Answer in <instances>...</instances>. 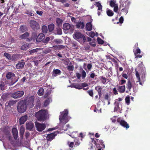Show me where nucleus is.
I'll return each mask as SVG.
<instances>
[{
	"label": "nucleus",
	"mask_w": 150,
	"mask_h": 150,
	"mask_svg": "<svg viewBox=\"0 0 150 150\" xmlns=\"http://www.w3.org/2000/svg\"><path fill=\"white\" fill-rule=\"evenodd\" d=\"M68 113V111L67 110H65L63 111L59 116V120L60 122V125L62 126V127L63 130H66L67 129L64 128V126L68 121L67 117Z\"/></svg>",
	"instance_id": "obj_1"
},
{
	"label": "nucleus",
	"mask_w": 150,
	"mask_h": 150,
	"mask_svg": "<svg viewBox=\"0 0 150 150\" xmlns=\"http://www.w3.org/2000/svg\"><path fill=\"white\" fill-rule=\"evenodd\" d=\"M48 112L47 110H41L36 112L35 116L40 121H44L47 117Z\"/></svg>",
	"instance_id": "obj_2"
},
{
	"label": "nucleus",
	"mask_w": 150,
	"mask_h": 150,
	"mask_svg": "<svg viewBox=\"0 0 150 150\" xmlns=\"http://www.w3.org/2000/svg\"><path fill=\"white\" fill-rule=\"evenodd\" d=\"M26 100H22L17 103V109L18 112L22 113L25 112L27 109Z\"/></svg>",
	"instance_id": "obj_3"
},
{
	"label": "nucleus",
	"mask_w": 150,
	"mask_h": 150,
	"mask_svg": "<svg viewBox=\"0 0 150 150\" xmlns=\"http://www.w3.org/2000/svg\"><path fill=\"white\" fill-rule=\"evenodd\" d=\"M18 78L15 79V78L10 82L8 83V81L6 80L4 82L2 81L0 84V89L2 91L5 90L7 88V84L11 86L15 83L18 80Z\"/></svg>",
	"instance_id": "obj_4"
},
{
	"label": "nucleus",
	"mask_w": 150,
	"mask_h": 150,
	"mask_svg": "<svg viewBox=\"0 0 150 150\" xmlns=\"http://www.w3.org/2000/svg\"><path fill=\"white\" fill-rule=\"evenodd\" d=\"M73 37L75 39L81 42H84L86 40L84 35L79 32H77L75 33L73 35Z\"/></svg>",
	"instance_id": "obj_5"
},
{
	"label": "nucleus",
	"mask_w": 150,
	"mask_h": 150,
	"mask_svg": "<svg viewBox=\"0 0 150 150\" xmlns=\"http://www.w3.org/2000/svg\"><path fill=\"white\" fill-rule=\"evenodd\" d=\"M30 25L32 29L34 30H37L39 28V24L36 21L31 20L30 22Z\"/></svg>",
	"instance_id": "obj_6"
},
{
	"label": "nucleus",
	"mask_w": 150,
	"mask_h": 150,
	"mask_svg": "<svg viewBox=\"0 0 150 150\" xmlns=\"http://www.w3.org/2000/svg\"><path fill=\"white\" fill-rule=\"evenodd\" d=\"M24 92L23 91H18L12 93L11 96L15 99L18 98L22 97L24 95Z\"/></svg>",
	"instance_id": "obj_7"
},
{
	"label": "nucleus",
	"mask_w": 150,
	"mask_h": 150,
	"mask_svg": "<svg viewBox=\"0 0 150 150\" xmlns=\"http://www.w3.org/2000/svg\"><path fill=\"white\" fill-rule=\"evenodd\" d=\"M35 124L37 130L39 132L43 130L46 128V125L44 124H40L38 122H35Z\"/></svg>",
	"instance_id": "obj_8"
},
{
	"label": "nucleus",
	"mask_w": 150,
	"mask_h": 150,
	"mask_svg": "<svg viewBox=\"0 0 150 150\" xmlns=\"http://www.w3.org/2000/svg\"><path fill=\"white\" fill-rule=\"evenodd\" d=\"M117 121L120 125L125 128L126 129H127L129 127V125L124 120H120V119L118 118L117 120Z\"/></svg>",
	"instance_id": "obj_9"
},
{
	"label": "nucleus",
	"mask_w": 150,
	"mask_h": 150,
	"mask_svg": "<svg viewBox=\"0 0 150 150\" xmlns=\"http://www.w3.org/2000/svg\"><path fill=\"white\" fill-rule=\"evenodd\" d=\"M30 34L28 32H26L23 34L19 36V38L21 39L26 40V41L30 42L31 41V38L29 37Z\"/></svg>",
	"instance_id": "obj_10"
},
{
	"label": "nucleus",
	"mask_w": 150,
	"mask_h": 150,
	"mask_svg": "<svg viewBox=\"0 0 150 150\" xmlns=\"http://www.w3.org/2000/svg\"><path fill=\"white\" fill-rule=\"evenodd\" d=\"M58 133V132H55L54 133H51L47 135L46 139L48 141H51L52 140Z\"/></svg>",
	"instance_id": "obj_11"
},
{
	"label": "nucleus",
	"mask_w": 150,
	"mask_h": 150,
	"mask_svg": "<svg viewBox=\"0 0 150 150\" xmlns=\"http://www.w3.org/2000/svg\"><path fill=\"white\" fill-rule=\"evenodd\" d=\"M129 3L127 1L122 2L120 5V7L122 8V11L128 8L129 5Z\"/></svg>",
	"instance_id": "obj_12"
},
{
	"label": "nucleus",
	"mask_w": 150,
	"mask_h": 150,
	"mask_svg": "<svg viewBox=\"0 0 150 150\" xmlns=\"http://www.w3.org/2000/svg\"><path fill=\"white\" fill-rule=\"evenodd\" d=\"M24 60H21L22 62H19L16 65V69H22L24 67L25 63L24 62Z\"/></svg>",
	"instance_id": "obj_13"
},
{
	"label": "nucleus",
	"mask_w": 150,
	"mask_h": 150,
	"mask_svg": "<svg viewBox=\"0 0 150 150\" xmlns=\"http://www.w3.org/2000/svg\"><path fill=\"white\" fill-rule=\"evenodd\" d=\"M114 105L115 106L114 109V112H120L121 110V109L119 107V102L115 101Z\"/></svg>",
	"instance_id": "obj_14"
},
{
	"label": "nucleus",
	"mask_w": 150,
	"mask_h": 150,
	"mask_svg": "<svg viewBox=\"0 0 150 150\" xmlns=\"http://www.w3.org/2000/svg\"><path fill=\"white\" fill-rule=\"evenodd\" d=\"M3 132L6 138H8L9 140H10L11 137L9 130L8 129H4Z\"/></svg>",
	"instance_id": "obj_15"
},
{
	"label": "nucleus",
	"mask_w": 150,
	"mask_h": 150,
	"mask_svg": "<svg viewBox=\"0 0 150 150\" xmlns=\"http://www.w3.org/2000/svg\"><path fill=\"white\" fill-rule=\"evenodd\" d=\"M104 142L102 140H99L98 139H96V141H95V144L96 145L97 147H98L99 145H101L102 147L104 148L105 147V145L103 144Z\"/></svg>",
	"instance_id": "obj_16"
},
{
	"label": "nucleus",
	"mask_w": 150,
	"mask_h": 150,
	"mask_svg": "<svg viewBox=\"0 0 150 150\" xmlns=\"http://www.w3.org/2000/svg\"><path fill=\"white\" fill-rule=\"evenodd\" d=\"M45 38V35L43 33H41L39 34L36 38V41L38 42H40L42 41Z\"/></svg>",
	"instance_id": "obj_17"
},
{
	"label": "nucleus",
	"mask_w": 150,
	"mask_h": 150,
	"mask_svg": "<svg viewBox=\"0 0 150 150\" xmlns=\"http://www.w3.org/2000/svg\"><path fill=\"white\" fill-rule=\"evenodd\" d=\"M61 73V71L59 69H54L52 72V76L54 77L56 76L60 75Z\"/></svg>",
	"instance_id": "obj_18"
},
{
	"label": "nucleus",
	"mask_w": 150,
	"mask_h": 150,
	"mask_svg": "<svg viewBox=\"0 0 150 150\" xmlns=\"http://www.w3.org/2000/svg\"><path fill=\"white\" fill-rule=\"evenodd\" d=\"M28 117L27 115H25L21 117L19 119V122L20 125L23 124L27 120Z\"/></svg>",
	"instance_id": "obj_19"
},
{
	"label": "nucleus",
	"mask_w": 150,
	"mask_h": 150,
	"mask_svg": "<svg viewBox=\"0 0 150 150\" xmlns=\"http://www.w3.org/2000/svg\"><path fill=\"white\" fill-rule=\"evenodd\" d=\"M63 29L65 30H70L71 31L73 30L72 27H71L69 23H65L63 25Z\"/></svg>",
	"instance_id": "obj_20"
},
{
	"label": "nucleus",
	"mask_w": 150,
	"mask_h": 150,
	"mask_svg": "<svg viewBox=\"0 0 150 150\" xmlns=\"http://www.w3.org/2000/svg\"><path fill=\"white\" fill-rule=\"evenodd\" d=\"M15 77V74L11 72H8L6 75V77L7 79H12L14 77Z\"/></svg>",
	"instance_id": "obj_21"
},
{
	"label": "nucleus",
	"mask_w": 150,
	"mask_h": 150,
	"mask_svg": "<svg viewBox=\"0 0 150 150\" xmlns=\"http://www.w3.org/2000/svg\"><path fill=\"white\" fill-rule=\"evenodd\" d=\"M12 132L14 139H17L18 136V133L17 129L16 128H13Z\"/></svg>",
	"instance_id": "obj_22"
},
{
	"label": "nucleus",
	"mask_w": 150,
	"mask_h": 150,
	"mask_svg": "<svg viewBox=\"0 0 150 150\" xmlns=\"http://www.w3.org/2000/svg\"><path fill=\"white\" fill-rule=\"evenodd\" d=\"M34 127V124L31 122H26V129L31 130Z\"/></svg>",
	"instance_id": "obj_23"
},
{
	"label": "nucleus",
	"mask_w": 150,
	"mask_h": 150,
	"mask_svg": "<svg viewBox=\"0 0 150 150\" xmlns=\"http://www.w3.org/2000/svg\"><path fill=\"white\" fill-rule=\"evenodd\" d=\"M76 28H77L83 29L85 27V25L83 22L81 21L77 22L76 24Z\"/></svg>",
	"instance_id": "obj_24"
},
{
	"label": "nucleus",
	"mask_w": 150,
	"mask_h": 150,
	"mask_svg": "<svg viewBox=\"0 0 150 150\" xmlns=\"http://www.w3.org/2000/svg\"><path fill=\"white\" fill-rule=\"evenodd\" d=\"M95 89L98 91V94L99 95V98L100 99L102 96V93L101 91L102 88L100 86H97L95 88Z\"/></svg>",
	"instance_id": "obj_25"
},
{
	"label": "nucleus",
	"mask_w": 150,
	"mask_h": 150,
	"mask_svg": "<svg viewBox=\"0 0 150 150\" xmlns=\"http://www.w3.org/2000/svg\"><path fill=\"white\" fill-rule=\"evenodd\" d=\"M99 78L100 80L101 81V83L103 84H106L108 83V82H107L108 79L105 77L101 76Z\"/></svg>",
	"instance_id": "obj_26"
},
{
	"label": "nucleus",
	"mask_w": 150,
	"mask_h": 150,
	"mask_svg": "<svg viewBox=\"0 0 150 150\" xmlns=\"http://www.w3.org/2000/svg\"><path fill=\"white\" fill-rule=\"evenodd\" d=\"M86 30L90 31L92 29V26L91 22H88L87 23L86 25Z\"/></svg>",
	"instance_id": "obj_27"
},
{
	"label": "nucleus",
	"mask_w": 150,
	"mask_h": 150,
	"mask_svg": "<svg viewBox=\"0 0 150 150\" xmlns=\"http://www.w3.org/2000/svg\"><path fill=\"white\" fill-rule=\"evenodd\" d=\"M20 30L22 32L24 33L28 30L27 26L25 25H21L19 28Z\"/></svg>",
	"instance_id": "obj_28"
},
{
	"label": "nucleus",
	"mask_w": 150,
	"mask_h": 150,
	"mask_svg": "<svg viewBox=\"0 0 150 150\" xmlns=\"http://www.w3.org/2000/svg\"><path fill=\"white\" fill-rule=\"evenodd\" d=\"M54 25L53 23L50 24L48 25V31L50 33L52 32L54 30Z\"/></svg>",
	"instance_id": "obj_29"
},
{
	"label": "nucleus",
	"mask_w": 150,
	"mask_h": 150,
	"mask_svg": "<svg viewBox=\"0 0 150 150\" xmlns=\"http://www.w3.org/2000/svg\"><path fill=\"white\" fill-rule=\"evenodd\" d=\"M118 90L120 93H123L125 91V86H119Z\"/></svg>",
	"instance_id": "obj_30"
},
{
	"label": "nucleus",
	"mask_w": 150,
	"mask_h": 150,
	"mask_svg": "<svg viewBox=\"0 0 150 150\" xmlns=\"http://www.w3.org/2000/svg\"><path fill=\"white\" fill-rule=\"evenodd\" d=\"M56 22L57 25L59 26H61L62 25L63 21L59 18H57L56 20Z\"/></svg>",
	"instance_id": "obj_31"
},
{
	"label": "nucleus",
	"mask_w": 150,
	"mask_h": 150,
	"mask_svg": "<svg viewBox=\"0 0 150 150\" xmlns=\"http://www.w3.org/2000/svg\"><path fill=\"white\" fill-rule=\"evenodd\" d=\"M132 85L130 81L129 80L127 82L126 86V88L129 91H131V88H132Z\"/></svg>",
	"instance_id": "obj_32"
},
{
	"label": "nucleus",
	"mask_w": 150,
	"mask_h": 150,
	"mask_svg": "<svg viewBox=\"0 0 150 150\" xmlns=\"http://www.w3.org/2000/svg\"><path fill=\"white\" fill-rule=\"evenodd\" d=\"M17 102V101L16 100H10L8 103V106H11L12 105H13L14 104H15L16 102Z\"/></svg>",
	"instance_id": "obj_33"
},
{
	"label": "nucleus",
	"mask_w": 150,
	"mask_h": 150,
	"mask_svg": "<svg viewBox=\"0 0 150 150\" xmlns=\"http://www.w3.org/2000/svg\"><path fill=\"white\" fill-rule=\"evenodd\" d=\"M96 4L95 5L98 8V10H102V6L98 2H96Z\"/></svg>",
	"instance_id": "obj_34"
},
{
	"label": "nucleus",
	"mask_w": 150,
	"mask_h": 150,
	"mask_svg": "<svg viewBox=\"0 0 150 150\" xmlns=\"http://www.w3.org/2000/svg\"><path fill=\"white\" fill-rule=\"evenodd\" d=\"M29 104H33L34 101V98L33 96H31L29 98L28 100Z\"/></svg>",
	"instance_id": "obj_35"
},
{
	"label": "nucleus",
	"mask_w": 150,
	"mask_h": 150,
	"mask_svg": "<svg viewBox=\"0 0 150 150\" xmlns=\"http://www.w3.org/2000/svg\"><path fill=\"white\" fill-rule=\"evenodd\" d=\"M44 90L42 88H40L38 91V94L39 96H41L43 95Z\"/></svg>",
	"instance_id": "obj_36"
},
{
	"label": "nucleus",
	"mask_w": 150,
	"mask_h": 150,
	"mask_svg": "<svg viewBox=\"0 0 150 150\" xmlns=\"http://www.w3.org/2000/svg\"><path fill=\"white\" fill-rule=\"evenodd\" d=\"M37 37V34L35 32H33L31 34V36L30 38H31L32 40H34L36 39Z\"/></svg>",
	"instance_id": "obj_37"
},
{
	"label": "nucleus",
	"mask_w": 150,
	"mask_h": 150,
	"mask_svg": "<svg viewBox=\"0 0 150 150\" xmlns=\"http://www.w3.org/2000/svg\"><path fill=\"white\" fill-rule=\"evenodd\" d=\"M24 129L23 127H21L20 128V136L21 137H23L24 132Z\"/></svg>",
	"instance_id": "obj_38"
},
{
	"label": "nucleus",
	"mask_w": 150,
	"mask_h": 150,
	"mask_svg": "<svg viewBox=\"0 0 150 150\" xmlns=\"http://www.w3.org/2000/svg\"><path fill=\"white\" fill-rule=\"evenodd\" d=\"M42 32L44 33H47L48 29L47 27L45 25H43L42 27Z\"/></svg>",
	"instance_id": "obj_39"
},
{
	"label": "nucleus",
	"mask_w": 150,
	"mask_h": 150,
	"mask_svg": "<svg viewBox=\"0 0 150 150\" xmlns=\"http://www.w3.org/2000/svg\"><path fill=\"white\" fill-rule=\"evenodd\" d=\"M106 13L107 15L109 16H112L114 14V13L113 11L109 9L107 11Z\"/></svg>",
	"instance_id": "obj_40"
},
{
	"label": "nucleus",
	"mask_w": 150,
	"mask_h": 150,
	"mask_svg": "<svg viewBox=\"0 0 150 150\" xmlns=\"http://www.w3.org/2000/svg\"><path fill=\"white\" fill-rule=\"evenodd\" d=\"M4 55L5 56L6 58L8 60H10L11 59V55L5 52L4 54Z\"/></svg>",
	"instance_id": "obj_41"
},
{
	"label": "nucleus",
	"mask_w": 150,
	"mask_h": 150,
	"mask_svg": "<svg viewBox=\"0 0 150 150\" xmlns=\"http://www.w3.org/2000/svg\"><path fill=\"white\" fill-rule=\"evenodd\" d=\"M50 40V38L49 37H46L45 39H44L42 41V43L45 44H46L48 43L49 41Z\"/></svg>",
	"instance_id": "obj_42"
},
{
	"label": "nucleus",
	"mask_w": 150,
	"mask_h": 150,
	"mask_svg": "<svg viewBox=\"0 0 150 150\" xmlns=\"http://www.w3.org/2000/svg\"><path fill=\"white\" fill-rule=\"evenodd\" d=\"M133 52H134V54L136 55L137 54H140L141 53V50L139 48L137 47V49L135 50V49H133Z\"/></svg>",
	"instance_id": "obj_43"
},
{
	"label": "nucleus",
	"mask_w": 150,
	"mask_h": 150,
	"mask_svg": "<svg viewBox=\"0 0 150 150\" xmlns=\"http://www.w3.org/2000/svg\"><path fill=\"white\" fill-rule=\"evenodd\" d=\"M117 4H116V1L114 0H111L110 2V5L112 7H113Z\"/></svg>",
	"instance_id": "obj_44"
},
{
	"label": "nucleus",
	"mask_w": 150,
	"mask_h": 150,
	"mask_svg": "<svg viewBox=\"0 0 150 150\" xmlns=\"http://www.w3.org/2000/svg\"><path fill=\"white\" fill-rule=\"evenodd\" d=\"M54 42L56 44H61L63 42V41L60 39H55L54 40Z\"/></svg>",
	"instance_id": "obj_45"
},
{
	"label": "nucleus",
	"mask_w": 150,
	"mask_h": 150,
	"mask_svg": "<svg viewBox=\"0 0 150 150\" xmlns=\"http://www.w3.org/2000/svg\"><path fill=\"white\" fill-rule=\"evenodd\" d=\"M73 87L75 88L78 89H82V86H81V84H77L74 85L73 86Z\"/></svg>",
	"instance_id": "obj_46"
},
{
	"label": "nucleus",
	"mask_w": 150,
	"mask_h": 150,
	"mask_svg": "<svg viewBox=\"0 0 150 150\" xmlns=\"http://www.w3.org/2000/svg\"><path fill=\"white\" fill-rule=\"evenodd\" d=\"M40 49L39 48H36L35 49H33L31 50H30L29 51L30 53V54H32L33 53H35L37 52Z\"/></svg>",
	"instance_id": "obj_47"
},
{
	"label": "nucleus",
	"mask_w": 150,
	"mask_h": 150,
	"mask_svg": "<svg viewBox=\"0 0 150 150\" xmlns=\"http://www.w3.org/2000/svg\"><path fill=\"white\" fill-rule=\"evenodd\" d=\"M50 100L49 99H46L44 101V105L45 106H47L49 104Z\"/></svg>",
	"instance_id": "obj_48"
},
{
	"label": "nucleus",
	"mask_w": 150,
	"mask_h": 150,
	"mask_svg": "<svg viewBox=\"0 0 150 150\" xmlns=\"http://www.w3.org/2000/svg\"><path fill=\"white\" fill-rule=\"evenodd\" d=\"M97 41L98 44H103L104 42L103 40H102L99 37H98L97 38Z\"/></svg>",
	"instance_id": "obj_49"
},
{
	"label": "nucleus",
	"mask_w": 150,
	"mask_h": 150,
	"mask_svg": "<svg viewBox=\"0 0 150 150\" xmlns=\"http://www.w3.org/2000/svg\"><path fill=\"white\" fill-rule=\"evenodd\" d=\"M57 33L58 35H61L62 34V29L59 27H58L57 28Z\"/></svg>",
	"instance_id": "obj_50"
},
{
	"label": "nucleus",
	"mask_w": 150,
	"mask_h": 150,
	"mask_svg": "<svg viewBox=\"0 0 150 150\" xmlns=\"http://www.w3.org/2000/svg\"><path fill=\"white\" fill-rule=\"evenodd\" d=\"M130 98L129 96H127L125 98V102L128 105L130 103Z\"/></svg>",
	"instance_id": "obj_51"
},
{
	"label": "nucleus",
	"mask_w": 150,
	"mask_h": 150,
	"mask_svg": "<svg viewBox=\"0 0 150 150\" xmlns=\"http://www.w3.org/2000/svg\"><path fill=\"white\" fill-rule=\"evenodd\" d=\"M74 142L75 143V146H78L80 144V142L79 140L77 139H75L74 140Z\"/></svg>",
	"instance_id": "obj_52"
},
{
	"label": "nucleus",
	"mask_w": 150,
	"mask_h": 150,
	"mask_svg": "<svg viewBox=\"0 0 150 150\" xmlns=\"http://www.w3.org/2000/svg\"><path fill=\"white\" fill-rule=\"evenodd\" d=\"M81 74H82V79H84L86 77V72L84 70H83L82 71Z\"/></svg>",
	"instance_id": "obj_53"
},
{
	"label": "nucleus",
	"mask_w": 150,
	"mask_h": 150,
	"mask_svg": "<svg viewBox=\"0 0 150 150\" xmlns=\"http://www.w3.org/2000/svg\"><path fill=\"white\" fill-rule=\"evenodd\" d=\"M87 92L91 96L93 97V93L92 90H88Z\"/></svg>",
	"instance_id": "obj_54"
},
{
	"label": "nucleus",
	"mask_w": 150,
	"mask_h": 150,
	"mask_svg": "<svg viewBox=\"0 0 150 150\" xmlns=\"http://www.w3.org/2000/svg\"><path fill=\"white\" fill-rule=\"evenodd\" d=\"M54 47H57V48H58L59 49H61L64 48V47L62 45H59L57 46L55 45L53 46Z\"/></svg>",
	"instance_id": "obj_55"
},
{
	"label": "nucleus",
	"mask_w": 150,
	"mask_h": 150,
	"mask_svg": "<svg viewBox=\"0 0 150 150\" xmlns=\"http://www.w3.org/2000/svg\"><path fill=\"white\" fill-rule=\"evenodd\" d=\"M67 69L69 71H72L74 70V66L73 65L69 66Z\"/></svg>",
	"instance_id": "obj_56"
},
{
	"label": "nucleus",
	"mask_w": 150,
	"mask_h": 150,
	"mask_svg": "<svg viewBox=\"0 0 150 150\" xmlns=\"http://www.w3.org/2000/svg\"><path fill=\"white\" fill-rule=\"evenodd\" d=\"M28 46H27L26 45L24 44L21 47V49L22 50H25L27 49Z\"/></svg>",
	"instance_id": "obj_57"
},
{
	"label": "nucleus",
	"mask_w": 150,
	"mask_h": 150,
	"mask_svg": "<svg viewBox=\"0 0 150 150\" xmlns=\"http://www.w3.org/2000/svg\"><path fill=\"white\" fill-rule=\"evenodd\" d=\"M124 21V19L122 16H121L119 18V22H117V23H122Z\"/></svg>",
	"instance_id": "obj_58"
},
{
	"label": "nucleus",
	"mask_w": 150,
	"mask_h": 150,
	"mask_svg": "<svg viewBox=\"0 0 150 150\" xmlns=\"http://www.w3.org/2000/svg\"><path fill=\"white\" fill-rule=\"evenodd\" d=\"M136 76L137 78L138 79V80H139V81H140V79L139 74L137 71L136 73Z\"/></svg>",
	"instance_id": "obj_59"
},
{
	"label": "nucleus",
	"mask_w": 150,
	"mask_h": 150,
	"mask_svg": "<svg viewBox=\"0 0 150 150\" xmlns=\"http://www.w3.org/2000/svg\"><path fill=\"white\" fill-rule=\"evenodd\" d=\"M113 93L115 95H117L118 94V92L116 88H114L113 89Z\"/></svg>",
	"instance_id": "obj_60"
},
{
	"label": "nucleus",
	"mask_w": 150,
	"mask_h": 150,
	"mask_svg": "<svg viewBox=\"0 0 150 150\" xmlns=\"http://www.w3.org/2000/svg\"><path fill=\"white\" fill-rule=\"evenodd\" d=\"M114 8V11L115 12H117L118 9V6L117 5H115V6L113 7Z\"/></svg>",
	"instance_id": "obj_61"
},
{
	"label": "nucleus",
	"mask_w": 150,
	"mask_h": 150,
	"mask_svg": "<svg viewBox=\"0 0 150 150\" xmlns=\"http://www.w3.org/2000/svg\"><path fill=\"white\" fill-rule=\"evenodd\" d=\"M74 145V143L73 142H71L69 144V146L71 148H73L74 146H75Z\"/></svg>",
	"instance_id": "obj_62"
},
{
	"label": "nucleus",
	"mask_w": 150,
	"mask_h": 150,
	"mask_svg": "<svg viewBox=\"0 0 150 150\" xmlns=\"http://www.w3.org/2000/svg\"><path fill=\"white\" fill-rule=\"evenodd\" d=\"M81 86H82V88H83L84 87L88 86V85L87 83H82L81 84Z\"/></svg>",
	"instance_id": "obj_63"
},
{
	"label": "nucleus",
	"mask_w": 150,
	"mask_h": 150,
	"mask_svg": "<svg viewBox=\"0 0 150 150\" xmlns=\"http://www.w3.org/2000/svg\"><path fill=\"white\" fill-rule=\"evenodd\" d=\"M90 36L92 38H93L95 36V34L94 32H91L90 33Z\"/></svg>",
	"instance_id": "obj_64"
}]
</instances>
